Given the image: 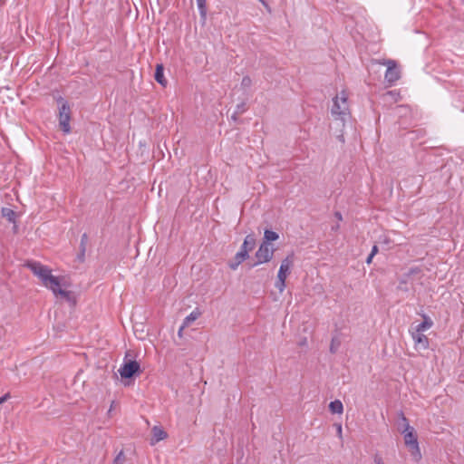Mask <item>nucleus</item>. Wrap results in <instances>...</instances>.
Segmentation results:
<instances>
[{
  "instance_id": "f257e3e1",
  "label": "nucleus",
  "mask_w": 464,
  "mask_h": 464,
  "mask_svg": "<svg viewBox=\"0 0 464 464\" xmlns=\"http://www.w3.org/2000/svg\"><path fill=\"white\" fill-rule=\"evenodd\" d=\"M32 273L39 277L42 284L48 289L53 288V286L58 285V280L60 276H54L52 275V270L40 262L37 261H29L25 265Z\"/></svg>"
},
{
  "instance_id": "f03ea898",
  "label": "nucleus",
  "mask_w": 464,
  "mask_h": 464,
  "mask_svg": "<svg viewBox=\"0 0 464 464\" xmlns=\"http://www.w3.org/2000/svg\"><path fill=\"white\" fill-rule=\"evenodd\" d=\"M348 94L345 91H342L333 99V107L331 113L336 119H340L343 122L350 116L348 105Z\"/></svg>"
},
{
  "instance_id": "7ed1b4c3",
  "label": "nucleus",
  "mask_w": 464,
  "mask_h": 464,
  "mask_svg": "<svg viewBox=\"0 0 464 464\" xmlns=\"http://www.w3.org/2000/svg\"><path fill=\"white\" fill-rule=\"evenodd\" d=\"M256 239L253 234L247 235L240 247V250L235 255L233 261L228 264L232 270H236L240 264L249 257V252L254 249Z\"/></svg>"
},
{
  "instance_id": "20e7f679",
  "label": "nucleus",
  "mask_w": 464,
  "mask_h": 464,
  "mask_svg": "<svg viewBox=\"0 0 464 464\" xmlns=\"http://www.w3.org/2000/svg\"><path fill=\"white\" fill-rule=\"evenodd\" d=\"M56 101L59 104V127L64 134H69L71 132L70 121L72 114L70 105L62 96H59Z\"/></svg>"
},
{
  "instance_id": "39448f33",
  "label": "nucleus",
  "mask_w": 464,
  "mask_h": 464,
  "mask_svg": "<svg viewBox=\"0 0 464 464\" xmlns=\"http://www.w3.org/2000/svg\"><path fill=\"white\" fill-rule=\"evenodd\" d=\"M400 431L404 436L405 445L409 448L412 456L416 458V460L418 461L421 456L418 443V438L413 427L410 426V424H406V427H404V429H400Z\"/></svg>"
},
{
  "instance_id": "423d86ee",
  "label": "nucleus",
  "mask_w": 464,
  "mask_h": 464,
  "mask_svg": "<svg viewBox=\"0 0 464 464\" xmlns=\"http://www.w3.org/2000/svg\"><path fill=\"white\" fill-rule=\"evenodd\" d=\"M274 256V248L267 242H262L258 250L256 252V261L250 265V267H255L260 264L269 262Z\"/></svg>"
},
{
  "instance_id": "0eeeda50",
  "label": "nucleus",
  "mask_w": 464,
  "mask_h": 464,
  "mask_svg": "<svg viewBox=\"0 0 464 464\" xmlns=\"http://www.w3.org/2000/svg\"><path fill=\"white\" fill-rule=\"evenodd\" d=\"M118 372L122 379H130L135 375H139L141 371L137 361L125 359Z\"/></svg>"
},
{
  "instance_id": "6e6552de",
  "label": "nucleus",
  "mask_w": 464,
  "mask_h": 464,
  "mask_svg": "<svg viewBox=\"0 0 464 464\" xmlns=\"http://www.w3.org/2000/svg\"><path fill=\"white\" fill-rule=\"evenodd\" d=\"M66 286H67V284H66L65 278L63 276H62L58 280V285L53 286L50 290L53 293V295L55 296L60 295L70 304L74 305L76 304V298L72 291L63 289V287H66Z\"/></svg>"
},
{
  "instance_id": "1a4fd4ad",
  "label": "nucleus",
  "mask_w": 464,
  "mask_h": 464,
  "mask_svg": "<svg viewBox=\"0 0 464 464\" xmlns=\"http://www.w3.org/2000/svg\"><path fill=\"white\" fill-rule=\"evenodd\" d=\"M387 65V70L384 75L385 81L389 83L397 82L401 77L400 69L393 60H387L382 63Z\"/></svg>"
},
{
  "instance_id": "9d476101",
  "label": "nucleus",
  "mask_w": 464,
  "mask_h": 464,
  "mask_svg": "<svg viewBox=\"0 0 464 464\" xmlns=\"http://www.w3.org/2000/svg\"><path fill=\"white\" fill-rule=\"evenodd\" d=\"M291 261L288 257L284 259L282 261V264L280 266L278 274H277V281L276 282V287L279 290L280 293H282L285 287V278L286 274L289 271Z\"/></svg>"
},
{
  "instance_id": "9b49d317",
  "label": "nucleus",
  "mask_w": 464,
  "mask_h": 464,
  "mask_svg": "<svg viewBox=\"0 0 464 464\" xmlns=\"http://www.w3.org/2000/svg\"><path fill=\"white\" fill-rule=\"evenodd\" d=\"M410 332H411V337H412L416 346H419L420 348H421L423 350H426L429 348V345H430L429 338L425 334H423L422 333H420V332H415V331H410Z\"/></svg>"
},
{
  "instance_id": "f8f14e48",
  "label": "nucleus",
  "mask_w": 464,
  "mask_h": 464,
  "mask_svg": "<svg viewBox=\"0 0 464 464\" xmlns=\"http://www.w3.org/2000/svg\"><path fill=\"white\" fill-rule=\"evenodd\" d=\"M151 431L152 437L150 439V445H155L168 437L167 432L160 426H154Z\"/></svg>"
},
{
  "instance_id": "ddd939ff",
  "label": "nucleus",
  "mask_w": 464,
  "mask_h": 464,
  "mask_svg": "<svg viewBox=\"0 0 464 464\" xmlns=\"http://www.w3.org/2000/svg\"><path fill=\"white\" fill-rule=\"evenodd\" d=\"M420 269L418 267H412L411 268L402 278L400 279L398 289L402 291H408V288L406 287V285L408 283V278L415 274L420 273Z\"/></svg>"
},
{
  "instance_id": "4468645a",
  "label": "nucleus",
  "mask_w": 464,
  "mask_h": 464,
  "mask_svg": "<svg viewBox=\"0 0 464 464\" xmlns=\"http://www.w3.org/2000/svg\"><path fill=\"white\" fill-rule=\"evenodd\" d=\"M154 78L158 83L162 86H166L168 82L164 77V66L161 63L156 65Z\"/></svg>"
},
{
  "instance_id": "2eb2a0df",
  "label": "nucleus",
  "mask_w": 464,
  "mask_h": 464,
  "mask_svg": "<svg viewBox=\"0 0 464 464\" xmlns=\"http://www.w3.org/2000/svg\"><path fill=\"white\" fill-rule=\"evenodd\" d=\"M2 217L6 218L10 223L15 224L17 214L10 208H2L1 209ZM16 225L14 226L16 228Z\"/></svg>"
},
{
  "instance_id": "dca6fc26",
  "label": "nucleus",
  "mask_w": 464,
  "mask_h": 464,
  "mask_svg": "<svg viewBox=\"0 0 464 464\" xmlns=\"http://www.w3.org/2000/svg\"><path fill=\"white\" fill-rule=\"evenodd\" d=\"M423 322L419 324L412 331L422 333L433 325V322L426 314H422Z\"/></svg>"
},
{
  "instance_id": "f3484780",
  "label": "nucleus",
  "mask_w": 464,
  "mask_h": 464,
  "mask_svg": "<svg viewBox=\"0 0 464 464\" xmlns=\"http://www.w3.org/2000/svg\"><path fill=\"white\" fill-rule=\"evenodd\" d=\"M201 315V312L198 309H195L192 311L188 316L185 317L183 320V327H188L190 325L191 323H193L195 320H197Z\"/></svg>"
},
{
  "instance_id": "a211bd4d",
  "label": "nucleus",
  "mask_w": 464,
  "mask_h": 464,
  "mask_svg": "<svg viewBox=\"0 0 464 464\" xmlns=\"http://www.w3.org/2000/svg\"><path fill=\"white\" fill-rule=\"evenodd\" d=\"M401 98L400 92L397 91H388L384 94H382V99L384 102H397Z\"/></svg>"
},
{
  "instance_id": "6ab92c4d",
  "label": "nucleus",
  "mask_w": 464,
  "mask_h": 464,
  "mask_svg": "<svg viewBox=\"0 0 464 464\" xmlns=\"http://www.w3.org/2000/svg\"><path fill=\"white\" fill-rule=\"evenodd\" d=\"M329 410L332 413L341 414L343 411V406L341 401L335 400L330 402Z\"/></svg>"
},
{
  "instance_id": "aec40b11",
  "label": "nucleus",
  "mask_w": 464,
  "mask_h": 464,
  "mask_svg": "<svg viewBox=\"0 0 464 464\" xmlns=\"http://www.w3.org/2000/svg\"><path fill=\"white\" fill-rule=\"evenodd\" d=\"M279 238V235L270 229H266L264 232V241L267 242V244H270V242L276 241Z\"/></svg>"
},
{
  "instance_id": "412c9836",
  "label": "nucleus",
  "mask_w": 464,
  "mask_h": 464,
  "mask_svg": "<svg viewBox=\"0 0 464 464\" xmlns=\"http://www.w3.org/2000/svg\"><path fill=\"white\" fill-rule=\"evenodd\" d=\"M197 1V5H198V11H199V14H200V17L202 19H206V16H207V2L206 0H196Z\"/></svg>"
},
{
  "instance_id": "4be33fe9",
  "label": "nucleus",
  "mask_w": 464,
  "mask_h": 464,
  "mask_svg": "<svg viewBox=\"0 0 464 464\" xmlns=\"http://www.w3.org/2000/svg\"><path fill=\"white\" fill-rule=\"evenodd\" d=\"M341 345V340L338 337H333L330 345V352L335 353Z\"/></svg>"
},
{
  "instance_id": "5701e85b",
  "label": "nucleus",
  "mask_w": 464,
  "mask_h": 464,
  "mask_svg": "<svg viewBox=\"0 0 464 464\" xmlns=\"http://www.w3.org/2000/svg\"><path fill=\"white\" fill-rule=\"evenodd\" d=\"M251 85H252L251 78L248 75L244 76L241 81V87L243 89H247V88H250Z\"/></svg>"
},
{
  "instance_id": "b1692460",
  "label": "nucleus",
  "mask_w": 464,
  "mask_h": 464,
  "mask_svg": "<svg viewBox=\"0 0 464 464\" xmlns=\"http://www.w3.org/2000/svg\"><path fill=\"white\" fill-rule=\"evenodd\" d=\"M88 241H89L88 235L86 233H83L81 237V242H80L79 248H82V250L86 249Z\"/></svg>"
},
{
  "instance_id": "393cba45",
  "label": "nucleus",
  "mask_w": 464,
  "mask_h": 464,
  "mask_svg": "<svg viewBox=\"0 0 464 464\" xmlns=\"http://www.w3.org/2000/svg\"><path fill=\"white\" fill-rule=\"evenodd\" d=\"M399 419H400V423L399 425L401 427H399V430L400 429H404V427H406V424H409L408 422V420L407 418L405 417L404 413L402 411H400L399 413Z\"/></svg>"
},
{
  "instance_id": "a878e982",
  "label": "nucleus",
  "mask_w": 464,
  "mask_h": 464,
  "mask_svg": "<svg viewBox=\"0 0 464 464\" xmlns=\"http://www.w3.org/2000/svg\"><path fill=\"white\" fill-rule=\"evenodd\" d=\"M247 110L246 103L245 102H242L238 103L236 107V113L242 114Z\"/></svg>"
},
{
  "instance_id": "bb28decb",
  "label": "nucleus",
  "mask_w": 464,
  "mask_h": 464,
  "mask_svg": "<svg viewBox=\"0 0 464 464\" xmlns=\"http://www.w3.org/2000/svg\"><path fill=\"white\" fill-rule=\"evenodd\" d=\"M85 252L86 249L82 250V248H79V253L77 254L76 258L80 263H83L85 261Z\"/></svg>"
},
{
  "instance_id": "cd10ccee",
  "label": "nucleus",
  "mask_w": 464,
  "mask_h": 464,
  "mask_svg": "<svg viewBox=\"0 0 464 464\" xmlns=\"http://www.w3.org/2000/svg\"><path fill=\"white\" fill-rule=\"evenodd\" d=\"M124 460V456L122 452H120L118 456L114 459L115 464H121Z\"/></svg>"
},
{
  "instance_id": "c85d7f7f",
  "label": "nucleus",
  "mask_w": 464,
  "mask_h": 464,
  "mask_svg": "<svg viewBox=\"0 0 464 464\" xmlns=\"http://www.w3.org/2000/svg\"><path fill=\"white\" fill-rule=\"evenodd\" d=\"M374 464H384L382 458L379 454H375L373 458Z\"/></svg>"
},
{
  "instance_id": "c756f323",
  "label": "nucleus",
  "mask_w": 464,
  "mask_h": 464,
  "mask_svg": "<svg viewBox=\"0 0 464 464\" xmlns=\"http://www.w3.org/2000/svg\"><path fill=\"white\" fill-rule=\"evenodd\" d=\"M9 398H10V393L9 392H7L5 395H3L2 397H0V404H2L3 402L6 401Z\"/></svg>"
},
{
  "instance_id": "7c9ffc66",
  "label": "nucleus",
  "mask_w": 464,
  "mask_h": 464,
  "mask_svg": "<svg viewBox=\"0 0 464 464\" xmlns=\"http://www.w3.org/2000/svg\"><path fill=\"white\" fill-rule=\"evenodd\" d=\"M377 253H378V246L374 245L372 246V251H371L370 254H372V256H374Z\"/></svg>"
},
{
  "instance_id": "2f4dec72",
  "label": "nucleus",
  "mask_w": 464,
  "mask_h": 464,
  "mask_svg": "<svg viewBox=\"0 0 464 464\" xmlns=\"http://www.w3.org/2000/svg\"><path fill=\"white\" fill-rule=\"evenodd\" d=\"M334 217H335L338 220H340V221H341V220H343V216H342L341 212H339V211H336V212L334 213Z\"/></svg>"
},
{
  "instance_id": "473e14b6",
  "label": "nucleus",
  "mask_w": 464,
  "mask_h": 464,
  "mask_svg": "<svg viewBox=\"0 0 464 464\" xmlns=\"http://www.w3.org/2000/svg\"><path fill=\"white\" fill-rule=\"evenodd\" d=\"M186 327H183V324L180 325L179 331H178V335L179 337H182V333H183V330L185 329Z\"/></svg>"
},
{
  "instance_id": "72a5a7b5",
  "label": "nucleus",
  "mask_w": 464,
  "mask_h": 464,
  "mask_svg": "<svg viewBox=\"0 0 464 464\" xmlns=\"http://www.w3.org/2000/svg\"><path fill=\"white\" fill-rule=\"evenodd\" d=\"M372 258H373V256H372V254H370V255L368 256V257L366 258V263H367L368 265H369V264H371V263H372Z\"/></svg>"
},
{
  "instance_id": "f704fd0d",
  "label": "nucleus",
  "mask_w": 464,
  "mask_h": 464,
  "mask_svg": "<svg viewBox=\"0 0 464 464\" xmlns=\"http://www.w3.org/2000/svg\"><path fill=\"white\" fill-rule=\"evenodd\" d=\"M240 115L239 113H236V111L233 113V115L231 116V118L234 120V121H237V116Z\"/></svg>"
},
{
  "instance_id": "c9c22d12",
  "label": "nucleus",
  "mask_w": 464,
  "mask_h": 464,
  "mask_svg": "<svg viewBox=\"0 0 464 464\" xmlns=\"http://www.w3.org/2000/svg\"><path fill=\"white\" fill-rule=\"evenodd\" d=\"M339 227H340V226H339L338 224H337V225H335V226H333V227H332V230H333V231H337V230L339 229Z\"/></svg>"
},
{
  "instance_id": "e433bc0d",
  "label": "nucleus",
  "mask_w": 464,
  "mask_h": 464,
  "mask_svg": "<svg viewBox=\"0 0 464 464\" xmlns=\"http://www.w3.org/2000/svg\"><path fill=\"white\" fill-rule=\"evenodd\" d=\"M338 430H339V431H340V432L342 431V427H341V425H339Z\"/></svg>"
}]
</instances>
